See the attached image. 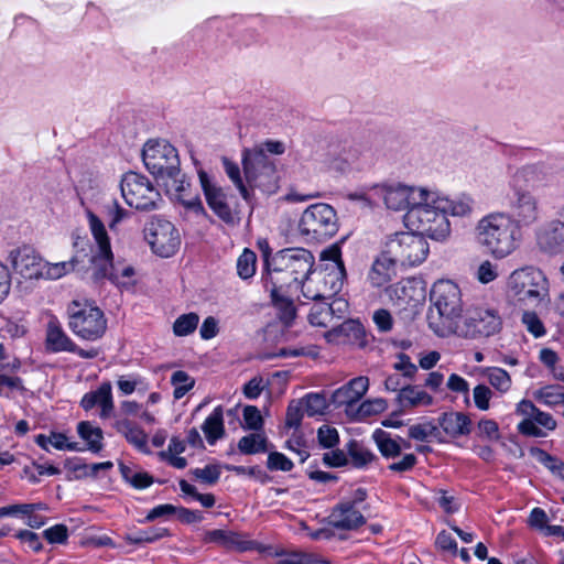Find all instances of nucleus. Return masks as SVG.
Returning <instances> with one entry per match:
<instances>
[{
  "label": "nucleus",
  "mask_w": 564,
  "mask_h": 564,
  "mask_svg": "<svg viewBox=\"0 0 564 564\" xmlns=\"http://www.w3.org/2000/svg\"><path fill=\"white\" fill-rule=\"evenodd\" d=\"M405 226L417 235L436 241H444L451 235V224L436 203L421 202L404 215Z\"/></svg>",
  "instance_id": "6e6552de"
},
{
  "label": "nucleus",
  "mask_w": 564,
  "mask_h": 564,
  "mask_svg": "<svg viewBox=\"0 0 564 564\" xmlns=\"http://www.w3.org/2000/svg\"><path fill=\"white\" fill-rule=\"evenodd\" d=\"M477 280L482 284H488L498 278V267L489 260L482 261L476 272Z\"/></svg>",
  "instance_id": "052dcab7"
},
{
  "label": "nucleus",
  "mask_w": 564,
  "mask_h": 564,
  "mask_svg": "<svg viewBox=\"0 0 564 564\" xmlns=\"http://www.w3.org/2000/svg\"><path fill=\"white\" fill-rule=\"evenodd\" d=\"M221 162H223V166H224L225 173L227 174L229 180L237 187V189L239 191V193L242 196V198L247 203H250L251 202L252 193H251V191L248 187L249 185L245 184V182H243V180L241 177V172H240V169H239L238 164L232 162L228 158H223Z\"/></svg>",
  "instance_id": "ea45409f"
},
{
  "label": "nucleus",
  "mask_w": 564,
  "mask_h": 564,
  "mask_svg": "<svg viewBox=\"0 0 564 564\" xmlns=\"http://www.w3.org/2000/svg\"><path fill=\"white\" fill-rule=\"evenodd\" d=\"M301 405L307 416L324 414L327 409V402L324 395L319 393H308L302 399Z\"/></svg>",
  "instance_id": "3c124183"
},
{
  "label": "nucleus",
  "mask_w": 564,
  "mask_h": 564,
  "mask_svg": "<svg viewBox=\"0 0 564 564\" xmlns=\"http://www.w3.org/2000/svg\"><path fill=\"white\" fill-rule=\"evenodd\" d=\"M238 449L245 455L264 453L268 451V438L260 433L248 434L239 440Z\"/></svg>",
  "instance_id": "a19ab883"
},
{
  "label": "nucleus",
  "mask_w": 564,
  "mask_h": 564,
  "mask_svg": "<svg viewBox=\"0 0 564 564\" xmlns=\"http://www.w3.org/2000/svg\"><path fill=\"white\" fill-rule=\"evenodd\" d=\"M79 261L76 257L72 258L68 261H62V262H43V270L41 273V278L47 279V280H57L66 274L74 272L77 270Z\"/></svg>",
  "instance_id": "58836bf2"
},
{
  "label": "nucleus",
  "mask_w": 564,
  "mask_h": 564,
  "mask_svg": "<svg viewBox=\"0 0 564 564\" xmlns=\"http://www.w3.org/2000/svg\"><path fill=\"white\" fill-rule=\"evenodd\" d=\"M199 184L209 208L226 224H235L239 217L237 209L229 203L221 186L204 170L197 172Z\"/></svg>",
  "instance_id": "a211bd4d"
},
{
  "label": "nucleus",
  "mask_w": 564,
  "mask_h": 564,
  "mask_svg": "<svg viewBox=\"0 0 564 564\" xmlns=\"http://www.w3.org/2000/svg\"><path fill=\"white\" fill-rule=\"evenodd\" d=\"M35 443L42 449L48 452L50 445L58 451H72V452H82L83 448L78 446L76 442H69L67 436L64 433L52 432L50 435L39 434L35 436Z\"/></svg>",
  "instance_id": "c9c22d12"
},
{
  "label": "nucleus",
  "mask_w": 564,
  "mask_h": 564,
  "mask_svg": "<svg viewBox=\"0 0 564 564\" xmlns=\"http://www.w3.org/2000/svg\"><path fill=\"white\" fill-rule=\"evenodd\" d=\"M539 460L553 474L564 479V463L562 460L543 451H540Z\"/></svg>",
  "instance_id": "774afa93"
},
{
  "label": "nucleus",
  "mask_w": 564,
  "mask_h": 564,
  "mask_svg": "<svg viewBox=\"0 0 564 564\" xmlns=\"http://www.w3.org/2000/svg\"><path fill=\"white\" fill-rule=\"evenodd\" d=\"M517 414L523 419L518 423L520 434L532 437H543L546 431H553L556 422L550 413L538 409L532 401L522 400L517 404Z\"/></svg>",
  "instance_id": "6ab92c4d"
},
{
  "label": "nucleus",
  "mask_w": 564,
  "mask_h": 564,
  "mask_svg": "<svg viewBox=\"0 0 564 564\" xmlns=\"http://www.w3.org/2000/svg\"><path fill=\"white\" fill-rule=\"evenodd\" d=\"M66 313L69 329L83 340H99L107 332L105 313L91 302L74 300L68 304Z\"/></svg>",
  "instance_id": "423d86ee"
},
{
  "label": "nucleus",
  "mask_w": 564,
  "mask_h": 564,
  "mask_svg": "<svg viewBox=\"0 0 564 564\" xmlns=\"http://www.w3.org/2000/svg\"><path fill=\"white\" fill-rule=\"evenodd\" d=\"M437 426L432 422L414 424L409 429V436L412 440L424 442L429 437L436 435Z\"/></svg>",
  "instance_id": "13d9d810"
},
{
  "label": "nucleus",
  "mask_w": 564,
  "mask_h": 564,
  "mask_svg": "<svg viewBox=\"0 0 564 564\" xmlns=\"http://www.w3.org/2000/svg\"><path fill=\"white\" fill-rule=\"evenodd\" d=\"M143 234L151 250L162 258L172 257L181 246L178 230L161 216L151 217L144 226Z\"/></svg>",
  "instance_id": "ddd939ff"
},
{
  "label": "nucleus",
  "mask_w": 564,
  "mask_h": 564,
  "mask_svg": "<svg viewBox=\"0 0 564 564\" xmlns=\"http://www.w3.org/2000/svg\"><path fill=\"white\" fill-rule=\"evenodd\" d=\"M508 214L516 228L531 227L542 217L539 197L527 188H511Z\"/></svg>",
  "instance_id": "dca6fc26"
},
{
  "label": "nucleus",
  "mask_w": 564,
  "mask_h": 564,
  "mask_svg": "<svg viewBox=\"0 0 564 564\" xmlns=\"http://www.w3.org/2000/svg\"><path fill=\"white\" fill-rule=\"evenodd\" d=\"M65 469L68 473L69 480H80L88 478V464L83 458L75 457L67 459L65 463Z\"/></svg>",
  "instance_id": "5fc2aeb1"
},
{
  "label": "nucleus",
  "mask_w": 564,
  "mask_h": 564,
  "mask_svg": "<svg viewBox=\"0 0 564 564\" xmlns=\"http://www.w3.org/2000/svg\"><path fill=\"white\" fill-rule=\"evenodd\" d=\"M283 289H276V293H270L279 319L286 326L291 325L296 316V308L292 300L281 294Z\"/></svg>",
  "instance_id": "4c0bfd02"
},
{
  "label": "nucleus",
  "mask_w": 564,
  "mask_h": 564,
  "mask_svg": "<svg viewBox=\"0 0 564 564\" xmlns=\"http://www.w3.org/2000/svg\"><path fill=\"white\" fill-rule=\"evenodd\" d=\"M191 474L203 484L214 485L218 481L221 473L217 465H206L203 468L192 469Z\"/></svg>",
  "instance_id": "6e6d98bb"
},
{
  "label": "nucleus",
  "mask_w": 564,
  "mask_h": 564,
  "mask_svg": "<svg viewBox=\"0 0 564 564\" xmlns=\"http://www.w3.org/2000/svg\"><path fill=\"white\" fill-rule=\"evenodd\" d=\"M315 278L318 289L316 292H311V283H307L302 288L303 296L314 301L329 300L341 290L345 269H329L326 265L324 270L315 274Z\"/></svg>",
  "instance_id": "5701e85b"
},
{
  "label": "nucleus",
  "mask_w": 564,
  "mask_h": 564,
  "mask_svg": "<svg viewBox=\"0 0 564 564\" xmlns=\"http://www.w3.org/2000/svg\"><path fill=\"white\" fill-rule=\"evenodd\" d=\"M430 195L429 200L436 203V208L442 209L446 217L451 215L453 217L468 218L476 208L475 199L465 193L448 197L436 189L430 188Z\"/></svg>",
  "instance_id": "393cba45"
},
{
  "label": "nucleus",
  "mask_w": 564,
  "mask_h": 564,
  "mask_svg": "<svg viewBox=\"0 0 564 564\" xmlns=\"http://www.w3.org/2000/svg\"><path fill=\"white\" fill-rule=\"evenodd\" d=\"M535 241L539 249L547 254L564 252V219L553 218L535 230Z\"/></svg>",
  "instance_id": "b1692460"
},
{
  "label": "nucleus",
  "mask_w": 564,
  "mask_h": 564,
  "mask_svg": "<svg viewBox=\"0 0 564 564\" xmlns=\"http://www.w3.org/2000/svg\"><path fill=\"white\" fill-rule=\"evenodd\" d=\"M438 425L451 437L469 434L470 419L463 412H446L438 419Z\"/></svg>",
  "instance_id": "473e14b6"
},
{
  "label": "nucleus",
  "mask_w": 564,
  "mask_h": 564,
  "mask_svg": "<svg viewBox=\"0 0 564 564\" xmlns=\"http://www.w3.org/2000/svg\"><path fill=\"white\" fill-rule=\"evenodd\" d=\"M45 347L51 352H72L85 359L97 357L96 349L85 350L80 348L64 330L61 322L51 316L46 325Z\"/></svg>",
  "instance_id": "412c9836"
},
{
  "label": "nucleus",
  "mask_w": 564,
  "mask_h": 564,
  "mask_svg": "<svg viewBox=\"0 0 564 564\" xmlns=\"http://www.w3.org/2000/svg\"><path fill=\"white\" fill-rule=\"evenodd\" d=\"M8 260L14 273L21 278L25 280L41 279L43 260L33 247L24 245L12 249Z\"/></svg>",
  "instance_id": "4be33fe9"
},
{
  "label": "nucleus",
  "mask_w": 564,
  "mask_h": 564,
  "mask_svg": "<svg viewBox=\"0 0 564 564\" xmlns=\"http://www.w3.org/2000/svg\"><path fill=\"white\" fill-rule=\"evenodd\" d=\"M285 564H332L329 561L312 553H292L285 560Z\"/></svg>",
  "instance_id": "e2e57ef3"
},
{
  "label": "nucleus",
  "mask_w": 564,
  "mask_h": 564,
  "mask_svg": "<svg viewBox=\"0 0 564 564\" xmlns=\"http://www.w3.org/2000/svg\"><path fill=\"white\" fill-rule=\"evenodd\" d=\"M257 256L250 249H245L237 260V273L240 279H251L256 273Z\"/></svg>",
  "instance_id": "09e8293b"
},
{
  "label": "nucleus",
  "mask_w": 564,
  "mask_h": 564,
  "mask_svg": "<svg viewBox=\"0 0 564 564\" xmlns=\"http://www.w3.org/2000/svg\"><path fill=\"white\" fill-rule=\"evenodd\" d=\"M484 376L490 386L500 393H507L511 388V377L503 368L488 367L484 370Z\"/></svg>",
  "instance_id": "79ce46f5"
},
{
  "label": "nucleus",
  "mask_w": 564,
  "mask_h": 564,
  "mask_svg": "<svg viewBox=\"0 0 564 564\" xmlns=\"http://www.w3.org/2000/svg\"><path fill=\"white\" fill-rule=\"evenodd\" d=\"M299 229L303 236L312 240L328 239L338 230L337 214L328 204H313L303 212Z\"/></svg>",
  "instance_id": "f8f14e48"
},
{
  "label": "nucleus",
  "mask_w": 564,
  "mask_h": 564,
  "mask_svg": "<svg viewBox=\"0 0 564 564\" xmlns=\"http://www.w3.org/2000/svg\"><path fill=\"white\" fill-rule=\"evenodd\" d=\"M369 388L367 377H357L351 379L345 386L338 388L333 394V401L338 406L352 405L360 401Z\"/></svg>",
  "instance_id": "c756f323"
},
{
  "label": "nucleus",
  "mask_w": 564,
  "mask_h": 564,
  "mask_svg": "<svg viewBox=\"0 0 564 564\" xmlns=\"http://www.w3.org/2000/svg\"><path fill=\"white\" fill-rule=\"evenodd\" d=\"M397 402L402 409H413L432 405L434 398L421 387L408 384L400 389Z\"/></svg>",
  "instance_id": "72a5a7b5"
},
{
  "label": "nucleus",
  "mask_w": 564,
  "mask_h": 564,
  "mask_svg": "<svg viewBox=\"0 0 564 564\" xmlns=\"http://www.w3.org/2000/svg\"><path fill=\"white\" fill-rule=\"evenodd\" d=\"M347 451L356 468H364L375 459V455L368 448L355 441L348 443Z\"/></svg>",
  "instance_id": "a18cd8bd"
},
{
  "label": "nucleus",
  "mask_w": 564,
  "mask_h": 564,
  "mask_svg": "<svg viewBox=\"0 0 564 564\" xmlns=\"http://www.w3.org/2000/svg\"><path fill=\"white\" fill-rule=\"evenodd\" d=\"M475 405L481 410L486 411L489 409L490 399L492 398V391L489 387L485 384H478L474 388L473 391Z\"/></svg>",
  "instance_id": "0e129e2a"
},
{
  "label": "nucleus",
  "mask_w": 564,
  "mask_h": 564,
  "mask_svg": "<svg viewBox=\"0 0 564 564\" xmlns=\"http://www.w3.org/2000/svg\"><path fill=\"white\" fill-rule=\"evenodd\" d=\"M551 181V173L544 164H528L518 169L510 180V188L539 187Z\"/></svg>",
  "instance_id": "bb28decb"
},
{
  "label": "nucleus",
  "mask_w": 564,
  "mask_h": 564,
  "mask_svg": "<svg viewBox=\"0 0 564 564\" xmlns=\"http://www.w3.org/2000/svg\"><path fill=\"white\" fill-rule=\"evenodd\" d=\"M321 260L322 261H328L326 265H328L329 269H345L344 263L341 261V249L338 245H333L321 253Z\"/></svg>",
  "instance_id": "680f3d73"
},
{
  "label": "nucleus",
  "mask_w": 564,
  "mask_h": 564,
  "mask_svg": "<svg viewBox=\"0 0 564 564\" xmlns=\"http://www.w3.org/2000/svg\"><path fill=\"white\" fill-rule=\"evenodd\" d=\"M372 437L382 456L394 458L401 454V445L389 433L378 429L373 432Z\"/></svg>",
  "instance_id": "37998d69"
},
{
  "label": "nucleus",
  "mask_w": 564,
  "mask_h": 564,
  "mask_svg": "<svg viewBox=\"0 0 564 564\" xmlns=\"http://www.w3.org/2000/svg\"><path fill=\"white\" fill-rule=\"evenodd\" d=\"M199 316L196 313L180 315L173 324V333L177 337H185L194 333L198 326Z\"/></svg>",
  "instance_id": "de8ad7c7"
},
{
  "label": "nucleus",
  "mask_w": 564,
  "mask_h": 564,
  "mask_svg": "<svg viewBox=\"0 0 564 564\" xmlns=\"http://www.w3.org/2000/svg\"><path fill=\"white\" fill-rule=\"evenodd\" d=\"M143 379L139 375L121 376L117 381L118 389L124 395L132 394L139 386H142Z\"/></svg>",
  "instance_id": "338daca9"
},
{
  "label": "nucleus",
  "mask_w": 564,
  "mask_h": 564,
  "mask_svg": "<svg viewBox=\"0 0 564 564\" xmlns=\"http://www.w3.org/2000/svg\"><path fill=\"white\" fill-rule=\"evenodd\" d=\"M122 478L135 489H145L153 484V478L148 473L135 471L131 467L120 464Z\"/></svg>",
  "instance_id": "49530a36"
},
{
  "label": "nucleus",
  "mask_w": 564,
  "mask_h": 564,
  "mask_svg": "<svg viewBox=\"0 0 564 564\" xmlns=\"http://www.w3.org/2000/svg\"><path fill=\"white\" fill-rule=\"evenodd\" d=\"M343 306L345 307L346 303L339 300L333 301L332 303H327L326 300L316 301L311 307L308 322L313 326L325 328L333 327L335 312L341 311Z\"/></svg>",
  "instance_id": "7c9ffc66"
},
{
  "label": "nucleus",
  "mask_w": 564,
  "mask_h": 564,
  "mask_svg": "<svg viewBox=\"0 0 564 564\" xmlns=\"http://www.w3.org/2000/svg\"><path fill=\"white\" fill-rule=\"evenodd\" d=\"M352 198L364 200L370 206H377L383 200L386 207L400 212L415 207L417 204L429 202L430 188L423 186H409L402 183L378 184L368 192L355 194Z\"/></svg>",
  "instance_id": "39448f33"
},
{
  "label": "nucleus",
  "mask_w": 564,
  "mask_h": 564,
  "mask_svg": "<svg viewBox=\"0 0 564 564\" xmlns=\"http://www.w3.org/2000/svg\"><path fill=\"white\" fill-rule=\"evenodd\" d=\"M202 431L209 445H214L225 435L224 412L221 405L216 406L205 419Z\"/></svg>",
  "instance_id": "f704fd0d"
},
{
  "label": "nucleus",
  "mask_w": 564,
  "mask_h": 564,
  "mask_svg": "<svg viewBox=\"0 0 564 564\" xmlns=\"http://www.w3.org/2000/svg\"><path fill=\"white\" fill-rule=\"evenodd\" d=\"M178 486L185 496L198 501L204 508H212L215 505L216 500L213 494H199L195 486L184 479L178 482Z\"/></svg>",
  "instance_id": "864d4df0"
},
{
  "label": "nucleus",
  "mask_w": 564,
  "mask_h": 564,
  "mask_svg": "<svg viewBox=\"0 0 564 564\" xmlns=\"http://www.w3.org/2000/svg\"><path fill=\"white\" fill-rule=\"evenodd\" d=\"M563 395L561 383L547 384L534 392L535 399L547 406L564 405Z\"/></svg>",
  "instance_id": "c03bdc74"
},
{
  "label": "nucleus",
  "mask_w": 564,
  "mask_h": 564,
  "mask_svg": "<svg viewBox=\"0 0 564 564\" xmlns=\"http://www.w3.org/2000/svg\"><path fill=\"white\" fill-rule=\"evenodd\" d=\"M475 236L478 245L496 260L511 256L521 240L519 230L505 212L482 216L476 224Z\"/></svg>",
  "instance_id": "7ed1b4c3"
},
{
  "label": "nucleus",
  "mask_w": 564,
  "mask_h": 564,
  "mask_svg": "<svg viewBox=\"0 0 564 564\" xmlns=\"http://www.w3.org/2000/svg\"><path fill=\"white\" fill-rule=\"evenodd\" d=\"M507 290L519 303L536 306L549 297V281L542 270L524 267L509 275Z\"/></svg>",
  "instance_id": "0eeeda50"
},
{
  "label": "nucleus",
  "mask_w": 564,
  "mask_h": 564,
  "mask_svg": "<svg viewBox=\"0 0 564 564\" xmlns=\"http://www.w3.org/2000/svg\"><path fill=\"white\" fill-rule=\"evenodd\" d=\"M325 337L329 343L350 344L358 347H365L367 344L365 327L356 319H348L338 326H333Z\"/></svg>",
  "instance_id": "a878e982"
},
{
  "label": "nucleus",
  "mask_w": 564,
  "mask_h": 564,
  "mask_svg": "<svg viewBox=\"0 0 564 564\" xmlns=\"http://www.w3.org/2000/svg\"><path fill=\"white\" fill-rule=\"evenodd\" d=\"M165 187L166 194L181 203L186 210L195 215H205V208L198 195H191V183L186 180L185 175L181 173L180 166L177 172L172 175H165L160 180Z\"/></svg>",
  "instance_id": "aec40b11"
},
{
  "label": "nucleus",
  "mask_w": 564,
  "mask_h": 564,
  "mask_svg": "<svg viewBox=\"0 0 564 564\" xmlns=\"http://www.w3.org/2000/svg\"><path fill=\"white\" fill-rule=\"evenodd\" d=\"M366 497V490L359 488L351 498L341 500L333 508L329 523L339 530H355L361 527L366 522L361 511Z\"/></svg>",
  "instance_id": "f3484780"
},
{
  "label": "nucleus",
  "mask_w": 564,
  "mask_h": 564,
  "mask_svg": "<svg viewBox=\"0 0 564 564\" xmlns=\"http://www.w3.org/2000/svg\"><path fill=\"white\" fill-rule=\"evenodd\" d=\"M263 426V419L257 406L247 405L243 409V429L259 431Z\"/></svg>",
  "instance_id": "bf43d9fd"
},
{
  "label": "nucleus",
  "mask_w": 564,
  "mask_h": 564,
  "mask_svg": "<svg viewBox=\"0 0 564 564\" xmlns=\"http://www.w3.org/2000/svg\"><path fill=\"white\" fill-rule=\"evenodd\" d=\"M242 165L249 187L271 191L275 186V164L262 150L245 149L242 152Z\"/></svg>",
  "instance_id": "4468645a"
},
{
  "label": "nucleus",
  "mask_w": 564,
  "mask_h": 564,
  "mask_svg": "<svg viewBox=\"0 0 564 564\" xmlns=\"http://www.w3.org/2000/svg\"><path fill=\"white\" fill-rule=\"evenodd\" d=\"M317 437L321 446L332 448L337 445L339 441L338 432L335 427L323 425L318 429Z\"/></svg>",
  "instance_id": "69168bd1"
},
{
  "label": "nucleus",
  "mask_w": 564,
  "mask_h": 564,
  "mask_svg": "<svg viewBox=\"0 0 564 564\" xmlns=\"http://www.w3.org/2000/svg\"><path fill=\"white\" fill-rule=\"evenodd\" d=\"M521 322L525 329L535 338L543 337L546 334V328L542 319L533 311H524L521 316Z\"/></svg>",
  "instance_id": "603ef678"
},
{
  "label": "nucleus",
  "mask_w": 564,
  "mask_h": 564,
  "mask_svg": "<svg viewBox=\"0 0 564 564\" xmlns=\"http://www.w3.org/2000/svg\"><path fill=\"white\" fill-rule=\"evenodd\" d=\"M142 159L147 170L158 181L176 173L180 166L177 150L166 140H149L143 147Z\"/></svg>",
  "instance_id": "2eb2a0df"
},
{
  "label": "nucleus",
  "mask_w": 564,
  "mask_h": 564,
  "mask_svg": "<svg viewBox=\"0 0 564 564\" xmlns=\"http://www.w3.org/2000/svg\"><path fill=\"white\" fill-rule=\"evenodd\" d=\"M267 274L262 276L264 288L275 294L276 289L291 288L300 284L312 272L314 257L303 248H288L276 252L269 259L264 251Z\"/></svg>",
  "instance_id": "f03ea898"
},
{
  "label": "nucleus",
  "mask_w": 564,
  "mask_h": 564,
  "mask_svg": "<svg viewBox=\"0 0 564 564\" xmlns=\"http://www.w3.org/2000/svg\"><path fill=\"white\" fill-rule=\"evenodd\" d=\"M399 265L393 258L383 249L381 254L373 261L368 274V280L373 288L387 285L395 275V267Z\"/></svg>",
  "instance_id": "c85d7f7f"
},
{
  "label": "nucleus",
  "mask_w": 564,
  "mask_h": 564,
  "mask_svg": "<svg viewBox=\"0 0 564 564\" xmlns=\"http://www.w3.org/2000/svg\"><path fill=\"white\" fill-rule=\"evenodd\" d=\"M171 383L174 387L173 397L178 400L193 389L195 380L187 372L177 370L172 375Z\"/></svg>",
  "instance_id": "8fccbe9b"
},
{
  "label": "nucleus",
  "mask_w": 564,
  "mask_h": 564,
  "mask_svg": "<svg viewBox=\"0 0 564 564\" xmlns=\"http://www.w3.org/2000/svg\"><path fill=\"white\" fill-rule=\"evenodd\" d=\"M77 433L87 444V449L91 453H99L104 448L102 430L88 421H82L77 425Z\"/></svg>",
  "instance_id": "e433bc0d"
},
{
  "label": "nucleus",
  "mask_w": 564,
  "mask_h": 564,
  "mask_svg": "<svg viewBox=\"0 0 564 564\" xmlns=\"http://www.w3.org/2000/svg\"><path fill=\"white\" fill-rule=\"evenodd\" d=\"M267 467L272 471H290L294 467V464L284 454L271 452L268 455Z\"/></svg>",
  "instance_id": "4d7b16f0"
},
{
  "label": "nucleus",
  "mask_w": 564,
  "mask_h": 564,
  "mask_svg": "<svg viewBox=\"0 0 564 564\" xmlns=\"http://www.w3.org/2000/svg\"><path fill=\"white\" fill-rule=\"evenodd\" d=\"M87 224L95 242L93 257L94 278L108 279L119 288L134 284V269L130 264L113 262L110 238L104 221L91 210H86Z\"/></svg>",
  "instance_id": "f257e3e1"
},
{
  "label": "nucleus",
  "mask_w": 564,
  "mask_h": 564,
  "mask_svg": "<svg viewBox=\"0 0 564 564\" xmlns=\"http://www.w3.org/2000/svg\"><path fill=\"white\" fill-rule=\"evenodd\" d=\"M502 328V318L498 310L489 306H475L467 310L463 321L453 334L468 338H487L498 334Z\"/></svg>",
  "instance_id": "9d476101"
},
{
  "label": "nucleus",
  "mask_w": 564,
  "mask_h": 564,
  "mask_svg": "<svg viewBox=\"0 0 564 564\" xmlns=\"http://www.w3.org/2000/svg\"><path fill=\"white\" fill-rule=\"evenodd\" d=\"M96 405L100 408L99 416L101 419L110 417L115 409L110 381L102 382L96 390L89 391L83 395L80 406L85 411H89Z\"/></svg>",
  "instance_id": "cd10ccee"
},
{
  "label": "nucleus",
  "mask_w": 564,
  "mask_h": 564,
  "mask_svg": "<svg viewBox=\"0 0 564 564\" xmlns=\"http://www.w3.org/2000/svg\"><path fill=\"white\" fill-rule=\"evenodd\" d=\"M113 427L138 451L142 453L149 452L148 435L137 423L128 419H120L115 422Z\"/></svg>",
  "instance_id": "2f4dec72"
},
{
  "label": "nucleus",
  "mask_w": 564,
  "mask_h": 564,
  "mask_svg": "<svg viewBox=\"0 0 564 564\" xmlns=\"http://www.w3.org/2000/svg\"><path fill=\"white\" fill-rule=\"evenodd\" d=\"M384 250L399 265L415 267L426 259L430 248L424 237L401 231L387 239Z\"/></svg>",
  "instance_id": "1a4fd4ad"
},
{
  "label": "nucleus",
  "mask_w": 564,
  "mask_h": 564,
  "mask_svg": "<svg viewBox=\"0 0 564 564\" xmlns=\"http://www.w3.org/2000/svg\"><path fill=\"white\" fill-rule=\"evenodd\" d=\"M120 189L124 202L141 212L158 209L162 203V196L151 181L135 172L123 175Z\"/></svg>",
  "instance_id": "9b49d317"
},
{
  "label": "nucleus",
  "mask_w": 564,
  "mask_h": 564,
  "mask_svg": "<svg viewBox=\"0 0 564 564\" xmlns=\"http://www.w3.org/2000/svg\"><path fill=\"white\" fill-rule=\"evenodd\" d=\"M432 310L427 319L430 328L440 337L453 335L463 314V300L459 286L451 280H438L431 291Z\"/></svg>",
  "instance_id": "20e7f679"
}]
</instances>
